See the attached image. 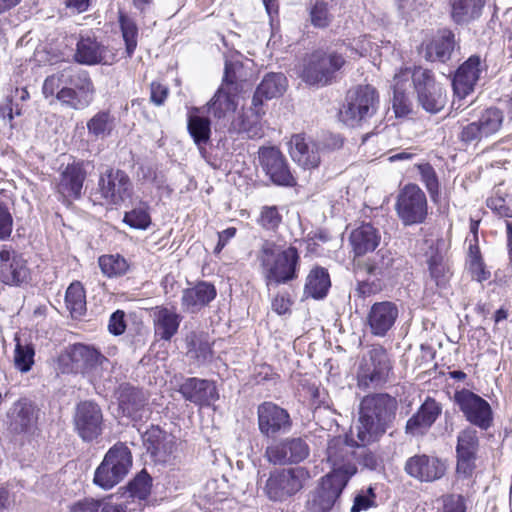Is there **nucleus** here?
I'll return each instance as SVG.
<instances>
[{
	"label": "nucleus",
	"instance_id": "nucleus-5",
	"mask_svg": "<svg viewBox=\"0 0 512 512\" xmlns=\"http://www.w3.org/2000/svg\"><path fill=\"white\" fill-rule=\"evenodd\" d=\"M309 478L304 467L275 468L265 480L263 493L270 501L284 502L301 491Z\"/></svg>",
	"mask_w": 512,
	"mask_h": 512
},
{
	"label": "nucleus",
	"instance_id": "nucleus-20",
	"mask_svg": "<svg viewBox=\"0 0 512 512\" xmlns=\"http://www.w3.org/2000/svg\"><path fill=\"white\" fill-rule=\"evenodd\" d=\"M103 416L100 407L90 401L77 406L75 427L84 441H91L102 433Z\"/></svg>",
	"mask_w": 512,
	"mask_h": 512
},
{
	"label": "nucleus",
	"instance_id": "nucleus-34",
	"mask_svg": "<svg viewBox=\"0 0 512 512\" xmlns=\"http://www.w3.org/2000/svg\"><path fill=\"white\" fill-rule=\"evenodd\" d=\"M11 428L16 432H26L36 423V409L28 399H20L8 413Z\"/></svg>",
	"mask_w": 512,
	"mask_h": 512
},
{
	"label": "nucleus",
	"instance_id": "nucleus-25",
	"mask_svg": "<svg viewBox=\"0 0 512 512\" xmlns=\"http://www.w3.org/2000/svg\"><path fill=\"white\" fill-rule=\"evenodd\" d=\"M86 171L83 163L68 164L61 172L56 188L63 199H78L81 196Z\"/></svg>",
	"mask_w": 512,
	"mask_h": 512
},
{
	"label": "nucleus",
	"instance_id": "nucleus-39",
	"mask_svg": "<svg viewBox=\"0 0 512 512\" xmlns=\"http://www.w3.org/2000/svg\"><path fill=\"white\" fill-rule=\"evenodd\" d=\"M484 3V0H449L451 17L458 24L468 23L480 16Z\"/></svg>",
	"mask_w": 512,
	"mask_h": 512
},
{
	"label": "nucleus",
	"instance_id": "nucleus-17",
	"mask_svg": "<svg viewBox=\"0 0 512 512\" xmlns=\"http://www.w3.org/2000/svg\"><path fill=\"white\" fill-rule=\"evenodd\" d=\"M259 161L262 169L273 183L281 186H292L295 179L281 151L275 147H264L259 150Z\"/></svg>",
	"mask_w": 512,
	"mask_h": 512
},
{
	"label": "nucleus",
	"instance_id": "nucleus-60",
	"mask_svg": "<svg viewBox=\"0 0 512 512\" xmlns=\"http://www.w3.org/2000/svg\"><path fill=\"white\" fill-rule=\"evenodd\" d=\"M169 94L167 86L159 83L152 82L150 86V100L156 106H161L165 103Z\"/></svg>",
	"mask_w": 512,
	"mask_h": 512
},
{
	"label": "nucleus",
	"instance_id": "nucleus-45",
	"mask_svg": "<svg viewBox=\"0 0 512 512\" xmlns=\"http://www.w3.org/2000/svg\"><path fill=\"white\" fill-rule=\"evenodd\" d=\"M100 269L107 277H120L129 270L128 261L119 254L103 255L98 260Z\"/></svg>",
	"mask_w": 512,
	"mask_h": 512
},
{
	"label": "nucleus",
	"instance_id": "nucleus-14",
	"mask_svg": "<svg viewBox=\"0 0 512 512\" xmlns=\"http://www.w3.org/2000/svg\"><path fill=\"white\" fill-rule=\"evenodd\" d=\"M454 401L466 420L482 430L489 429L493 424V412L490 404L470 390L462 389L455 392Z\"/></svg>",
	"mask_w": 512,
	"mask_h": 512
},
{
	"label": "nucleus",
	"instance_id": "nucleus-42",
	"mask_svg": "<svg viewBox=\"0 0 512 512\" xmlns=\"http://www.w3.org/2000/svg\"><path fill=\"white\" fill-rule=\"evenodd\" d=\"M89 135L95 139H104L111 135L115 127V118L109 111H99L87 121Z\"/></svg>",
	"mask_w": 512,
	"mask_h": 512
},
{
	"label": "nucleus",
	"instance_id": "nucleus-59",
	"mask_svg": "<svg viewBox=\"0 0 512 512\" xmlns=\"http://www.w3.org/2000/svg\"><path fill=\"white\" fill-rule=\"evenodd\" d=\"M120 407L122 408L123 412L127 414L128 417L132 418L135 421L142 420L144 414L147 413L141 402L134 401L131 404L129 402H126L123 396L120 399Z\"/></svg>",
	"mask_w": 512,
	"mask_h": 512
},
{
	"label": "nucleus",
	"instance_id": "nucleus-40",
	"mask_svg": "<svg viewBox=\"0 0 512 512\" xmlns=\"http://www.w3.org/2000/svg\"><path fill=\"white\" fill-rule=\"evenodd\" d=\"M195 109L188 115L187 128L194 143L201 148L206 145L211 136V122L208 117L197 114Z\"/></svg>",
	"mask_w": 512,
	"mask_h": 512
},
{
	"label": "nucleus",
	"instance_id": "nucleus-54",
	"mask_svg": "<svg viewBox=\"0 0 512 512\" xmlns=\"http://www.w3.org/2000/svg\"><path fill=\"white\" fill-rule=\"evenodd\" d=\"M376 495L372 487L365 491H360L354 498V503L350 512H361L374 506Z\"/></svg>",
	"mask_w": 512,
	"mask_h": 512
},
{
	"label": "nucleus",
	"instance_id": "nucleus-9",
	"mask_svg": "<svg viewBox=\"0 0 512 512\" xmlns=\"http://www.w3.org/2000/svg\"><path fill=\"white\" fill-rule=\"evenodd\" d=\"M410 82L417 95L419 105L429 113H437L446 104V93L442 85L436 82L433 73L423 67L409 68Z\"/></svg>",
	"mask_w": 512,
	"mask_h": 512
},
{
	"label": "nucleus",
	"instance_id": "nucleus-46",
	"mask_svg": "<svg viewBox=\"0 0 512 512\" xmlns=\"http://www.w3.org/2000/svg\"><path fill=\"white\" fill-rule=\"evenodd\" d=\"M502 122L503 114L497 108H488L477 121L485 137L496 133L500 129Z\"/></svg>",
	"mask_w": 512,
	"mask_h": 512
},
{
	"label": "nucleus",
	"instance_id": "nucleus-64",
	"mask_svg": "<svg viewBox=\"0 0 512 512\" xmlns=\"http://www.w3.org/2000/svg\"><path fill=\"white\" fill-rule=\"evenodd\" d=\"M465 500L461 495H449L444 499V512H465Z\"/></svg>",
	"mask_w": 512,
	"mask_h": 512
},
{
	"label": "nucleus",
	"instance_id": "nucleus-44",
	"mask_svg": "<svg viewBox=\"0 0 512 512\" xmlns=\"http://www.w3.org/2000/svg\"><path fill=\"white\" fill-rule=\"evenodd\" d=\"M394 262L393 254L389 249L381 248L365 263L364 268L369 275L385 276Z\"/></svg>",
	"mask_w": 512,
	"mask_h": 512
},
{
	"label": "nucleus",
	"instance_id": "nucleus-13",
	"mask_svg": "<svg viewBox=\"0 0 512 512\" xmlns=\"http://www.w3.org/2000/svg\"><path fill=\"white\" fill-rule=\"evenodd\" d=\"M132 184L129 177L121 170H108L101 175L95 193L101 205L117 206L131 195Z\"/></svg>",
	"mask_w": 512,
	"mask_h": 512
},
{
	"label": "nucleus",
	"instance_id": "nucleus-8",
	"mask_svg": "<svg viewBox=\"0 0 512 512\" xmlns=\"http://www.w3.org/2000/svg\"><path fill=\"white\" fill-rule=\"evenodd\" d=\"M344 46L340 45L337 50L323 52L316 51L304 60L301 70V78L310 85H326L334 73L345 63L342 56Z\"/></svg>",
	"mask_w": 512,
	"mask_h": 512
},
{
	"label": "nucleus",
	"instance_id": "nucleus-24",
	"mask_svg": "<svg viewBox=\"0 0 512 512\" xmlns=\"http://www.w3.org/2000/svg\"><path fill=\"white\" fill-rule=\"evenodd\" d=\"M74 57L78 63L85 65H110L115 60L114 53L89 36L79 39Z\"/></svg>",
	"mask_w": 512,
	"mask_h": 512
},
{
	"label": "nucleus",
	"instance_id": "nucleus-41",
	"mask_svg": "<svg viewBox=\"0 0 512 512\" xmlns=\"http://www.w3.org/2000/svg\"><path fill=\"white\" fill-rule=\"evenodd\" d=\"M331 285L328 272L321 267L310 271L305 284V292L315 299L323 298Z\"/></svg>",
	"mask_w": 512,
	"mask_h": 512
},
{
	"label": "nucleus",
	"instance_id": "nucleus-23",
	"mask_svg": "<svg viewBox=\"0 0 512 512\" xmlns=\"http://www.w3.org/2000/svg\"><path fill=\"white\" fill-rule=\"evenodd\" d=\"M289 152L292 159L304 169L318 167L321 160L319 145L303 134H295L291 137Z\"/></svg>",
	"mask_w": 512,
	"mask_h": 512
},
{
	"label": "nucleus",
	"instance_id": "nucleus-31",
	"mask_svg": "<svg viewBox=\"0 0 512 512\" xmlns=\"http://www.w3.org/2000/svg\"><path fill=\"white\" fill-rule=\"evenodd\" d=\"M409 68L400 69L393 78V109L397 117L408 115L412 110V103L407 96V91L412 88Z\"/></svg>",
	"mask_w": 512,
	"mask_h": 512
},
{
	"label": "nucleus",
	"instance_id": "nucleus-36",
	"mask_svg": "<svg viewBox=\"0 0 512 512\" xmlns=\"http://www.w3.org/2000/svg\"><path fill=\"white\" fill-rule=\"evenodd\" d=\"M215 296L216 290L214 286L201 282L183 292L182 305L186 310L195 312L210 303Z\"/></svg>",
	"mask_w": 512,
	"mask_h": 512
},
{
	"label": "nucleus",
	"instance_id": "nucleus-11",
	"mask_svg": "<svg viewBox=\"0 0 512 512\" xmlns=\"http://www.w3.org/2000/svg\"><path fill=\"white\" fill-rule=\"evenodd\" d=\"M391 369L387 351L380 345H373L362 358L358 372V385L380 386L388 380Z\"/></svg>",
	"mask_w": 512,
	"mask_h": 512
},
{
	"label": "nucleus",
	"instance_id": "nucleus-63",
	"mask_svg": "<svg viewBox=\"0 0 512 512\" xmlns=\"http://www.w3.org/2000/svg\"><path fill=\"white\" fill-rule=\"evenodd\" d=\"M395 3L403 15H412L425 6L424 0H395Z\"/></svg>",
	"mask_w": 512,
	"mask_h": 512
},
{
	"label": "nucleus",
	"instance_id": "nucleus-56",
	"mask_svg": "<svg viewBox=\"0 0 512 512\" xmlns=\"http://www.w3.org/2000/svg\"><path fill=\"white\" fill-rule=\"evenodd\" d=\"M260 224L267 229L276 228L281 222V216L276 206H265L260 215Z\"/></svg>",
	"mask_w": 512,
	"mask_h": 512
},
{
	"label": "nucleus",
	"instance_id": "nucleus-3",
	"mask_svg": "<svg viewBox=\"0 0 512 512\" xmlns=\"http://www.w3.org/2000/svg\"><path fill=\"white\" fill-rule=\"evenodd\" d=\"M45 98H55L73 110L87 108L94 99L95 88L86 71L71 67L48 76L42 87Z\"/></svg>",
	"mask_w": 512,
	"mask_h": 512
},
{
	"label": "nucleus",
	"instance_id": "nucleus-30",
	"mask_svg": "<svg viewBox=\"0 0 512 512\" xmlns=\"http://www.w3.org/2000/svg\"><path fill=\"white\" fill-rule=\"evenodd\" d=\"M441 413V406L431 398H427L417 413L406 423V433L412 436L424 434L436 421Z\"/></svg>",
	"mask_w": 512,
	"mask_h": 512
},
{
	"label": "nucleus",
	"instance_id": "nucleus-33",
	"mask_svg": "<svg viewBox=\"0 0 512 512\" xmlns=\"http://www.w3.org/2000/svg\"><path fill=\"white\" fill-rule=\"evenodd\" d=\"M426 256L431 278L437 286L445 285L449 279L450 270L445 261L444 242L438 240L435 244H432Z\"/></svg>",
	"mask_w": 512,
	"mask_h": 512
},
{
	"label": "nucleus",
	"instance_id": "nucleus-53",
	"mask_svg": "<svg viewBox=\"0 0 512 512\" xmlns=\"http://www.w3.org/2000/svg\"><path fill=\"white\" fill-rule=\"evenodd\" d=\"M487 206L501 217H512V196H494L488 199Z\"/></svg>",
	"mask_w": 512,
	"mask_h": 512
},
{
	"label": "nucleus",
	"instance_id": "nucleus-18",
	"mask_svg": "<svg viewBox=\"0 0 512 512\" xmlns=\"http://www.w3.org/2000/svg\"><path fill=\"white\" fill-rule=\"evenodd\" d=\"M399 316L398 306L391 301L374 303L366 316V326L376 337H385L394 327Z\"/></svg>",
	"mask_w": 512,
	"mask_h": 512
},
{
	"label": "nucleus",
	"instance_id": "nucleus-12",
	"mask_svg": "<svg viewBox=\"0 0 512 512\" xmlns=\"http://www.w3.org/2000/svg\"><path fill=\"white\" fill-rule=\"evenodd\" d=\"M243 96L239 85L229 78L228 66L221 86L208 102V111L220 121H228L239 107L243 108Z\"/></svg>",
	"mask_w": 512,
	"mask_h": 512
},
{
	"label": "nucleus",
	"instance_id": "nucleus-58",
	"mask_svg": "<svg viewBox=\"0 0 512 512\" xmlns=\"http://www.w3.org/2000/svg\"><path fill=\"white\" fill-rule=\"evenodd\" d=\"M476 453H457V473L468 477L475 469Z\"/></svg>",
	"mask_w": 512,
	"mask_h": 512
},
{
	"label": "nucleus",
	"instance_id": "nucleus-19",
	"mask_svg": "<svg viewBox=\"0 0 512 512\" xmlns=\"http://www.w3.org/2000/svg\"><path fill=\"white\" fill-rule=\"evenodd\" d=\"M405 471L409 476L421 482H433L444 476L446 464L436 456L414 455L406 461Z\"/></svg>",
	"mask_w": 512,
	"mask_h": 512
},
{
	"label": "nucleus",
	"instance_id": "nucleus-49",
	"mask_svg": "<svg viewBox=\"0 0 512 512\" xmlns=\"http://www.w3.org/2000/svg\"><path fill=\"white\" fill-rule=\"evenodd\" d=\"M468 267L474 280L483 282L490 278V271L486 269L476 246L470 247Z\"/></svg>",
	"mask_w": 512,
	"mask_h": 512
},
{
	"label": "nucleus",
	"instance_id": "nucleus-26",
	"mask_svg": "<svg viewBox=\"0 0 512 512\" xmlns=\"http://www.w3.org/2000/svg\"><path fill=\"white\" fill-rule=\"evenodd\" d=\"M179 392L186 400L199 406H209L219 397L213 382L198 378L186 379Z\"/></svg>",
	"mask_w": 512,
	"mask_h": 512
},
{
	"label": "nucleus",
	"instance_id": "nucleus-28",
	"mask_svg": "<svg viewBox=\"0 0 512 512\" xmlns=\"http://www.w3.org/2000/svg\"><path fill=\"white\" fill-rule=\"evenodd\" d=\"M68 357L74 364L72 370H81L83 373L96 370L98 367L103 368L109 363L108 359L95 347L81 343L74 344L70 348Z\"/></svg>",
	"mask_w": 512,
	"mask_h": 512
},
{
	"label": "nucleus",
	"instance_id": "nucleus-57",
	"mask_svg": "<svg viewBox=\"0 0 512 512\" xmlns=\"http://www.w3.org/2000/svg\"><path fill=\"white\" fill-rule=\"evenodd\" d=\"M345 48L342 51L343 53H346L348 50L350 51L349 57H356V56H364L371 52L372 50V42L367 38V36H363L357 40H354L351 47L346 46L345 44H342Z\"/></svg>",
	"mask_w": 512,
	"mask_h": 512
},
{
	"label": "nucleus",
	"instance_id": "nucleus-10",
	"mask_svg": "<svg viewBox=\"0 0 512 512\" xmlns=\"http://www.w3.org/2000/svg\"><path fill=\"white\" fill-rule=\"evenodd\" d=\"M395 210L405 226L423 223L428 214L425 193L416 184H406L397 195Z\"/></svg>",
	"mask_w": 512,
	"mask_h": 512
},
{
	"label": "nucleus",
	"instance_id": "nucleus-27",
	"mask_svg": "<svg viewBox=\"0 0 512 512\" xmlns=\"http://www.w3.org/2000/svg\"><path fill=\"white\" fill-rule=\"evenodd\" d=\"M29 270L26 260L13 251L0 250V280L6 284H20L28 279Z\"/></svg>",
	"mask_w": 512,
	"mask_h": 512
},
{
	"label": "nucleus",
	"instance_id": "nucleus-15",
	"mask_svg": "<svg viewBox=\"0 0 512 512\" xmlns=\"http://www.w3.org/2000/svg\"><path fill=\"white\" fill-rule=\"evenodd\" d=\"M309 455V447L301 438L273 441L266 447L265 458L274 465L299 463Z\"/></svg>",
	"mask_w": 512,
	"mask_h": 512
},
{
	"label": "nucleus",
	"instance_id": "nucleus-47",
	"mask_svg": "<svg viewBox=\"0 0 512 512\" xmlns=\"http://www.w3.org/2000/svg\"><path fill=\"white\" fill-rule=\"evenodd\" d=\"M417 169L432 201L436 202L439 196V182L434 168L428 163H423L417 165Z\"/></svg>",
	"mask_w": 512,
	"mask_h": 512
},
{
	"label": "nucleus",
	"instance_id": "nucleus-62",
	"mask_svg": "<svg viewBox=\"0 0 512 512\" xmlns=\"http://www.w3.org/2000/svg\"><path fill=\"white\" fill-rule=\"evenodd\" d=\"M291 299L288 293H278L272 300L271 307L279 315L290 311Z\"/></svg>",
	"mask_w": 512,
	"mask_h": 512
},
{
	"label": "nucleus",
	"instance_id": "nucleus-1",
	"mask_svg": "<svg viewBox=\"0 0 512 512\" xmlns=\"http://www.w3.org/2000/svg\"><path fill=\"white\" fill-rule=\"evenodd\" d=\"M327 460L332 471L322 478L320 486L308 501L310 512H329L349 479L357 472L354 453L341 437L329 441Z\"/></svg>",
	"mask_w": 512,
	"mask_h": 512
},
{
	"label": "nucleus",
	"instance_id": "nucleus-4",
	"mask_svg": "<svg viewBox=\"0 0 512 512\" xmlns=\"http://www.w3.org/2000/svg\"><path fill=\"white\" fill-rule=\"evenodd\" d=\"M257 260L267 285L286 284L298 277L300 255L291 245L267 240L262 244Z\"/></svg>",
	"mask_w": 512,
	"mask_h": 512
},
{
	"label": "nucleus",
	"instance_id": "nucleus-51",
	"mask_svg": "<svg viewBox=\"0 0 512 512\" xmlns=\"http://www.w3.org/2000/svg\"><path fill=\"white\" fill-rule=\"evenodd\" d=\"M151 477L145 472L141 471L130 483L129 491L133 497L138 499H146L151 491Z\"/></svg>",
	"mask_w": 512,
	"mask_h": 512
},
{
	"label": "nucleus",
	"instance_id": "nucleus-50",
	"mask_svg": "<svg viewBox=\"0 0 512 512\" xmlns=\"http://www.w3.org/2000/svg\"><path fill=\"white\" fill-rule=\"evenodd\" d=\"M478 436L473 428L462 430L457 437L456 453H476L478 451Z\"/></svg>",
	"mask_w": 512,
	"mask_h": 512
},
{
	"label": "nucleus",
	"instance_id": "nucleus-48",
	"mask_svg": "<svg viewBox=\"0 0 512 512\" xmlns=\"http://www.w3.org/2000/svg\"><path fill=\"white\" fill-rule=\"evenodd\" d=\"M119 21L126 45V53L131 57L137 47L138 28L133 20L122 14L120 15Z\"/></svg>",
	"mask_w": 512,
	"mask_h": 512
},
{
	"label": "nucleus",
	"instance_id": "nucleus-21",
	"mask_svg": "<svg viewBox=\"0 0 512 512\" xmlns=\"http://www.w3.org/2000/svg\"><path fill=\"white\" fill-rule=\"evenodd\" d=\"M258 426L263 435L274 437L289 431L290 416L286 410L276 404L265 402L258 407Z\"/></svg>",
	"mask_w": 512,
	"mask_h": 512
},
{
	"label": "nucleus",
	"instance_id": "nucleus-6",
	"mask_svg": "<svg viewBox=\"0 0 512 512\" xmlns=\"http://www.w3.org/2000/svg\"><path fill=\"white\" fill-rule=\"evenodd\" d=\"M132 467V454L124 443H116L105 454L94 474V483L103 489L119 484Z\"/></svg>",
	"mask_w": 512,
	"mask_h": 512
},
{
	"label": "nucleus",
	"instance_id": "nucleus-52",
	"mask_svg": "<svg viewBox=\"0 0 512 512\" xmlns=\"http://www.w3.org/2000/svg\"><path fill=\"white\" fill-rule=\"evenodd\" d=\"M124 222L135 229H146L151 222L147 208L138 207L124 215Z\"/></svg>",
	"mask_w": 512,
	"mask_h": 512
},
{
	"label": "nucleus",
	"instance_id": "nucleus-16",
	"mask_svg": "<svg viewBox=\"0 0 512 512\" xmlns=\"http://www.w3.org/2000/svg\"><path fill=\"white\" fill-rule=\"evenodd\" d=\"M487 65L479 56H470L456 71L452 86L459 100L465 99L486 73Z\"/></svg>",
	"mask_w": 512,
	"mask_h": 512
},
{
	"label": "nucleus",
	"instance_id": "nucleus-29",
	"mask_svg": "<svg viewBox=\"0 0 512 512\" xmlns=\"http://www.w3.org/2000/svg\"><path fill=\"white\" fill-rule=\"evenodd\" d=\"M349 242L354 257H361L373 252L381 243V233L373 225L366 223L351 231Z\"/></svg>",
	"mask_w": 512,
	"mask_h": 512
},
{
	"label": "nucleus",
	"instance_id": "nucleus-2",
	"mask_svg": "<svg viewBox=\"0 0 512 512\" xmlns=\"http://www.w3.org/2000/svg\"><path fill=\"white\" fill-rule=\"evenodd\" d=\"M397 409V401L388 394H374L364 397L359 407V419L351 429V441L347 443L352 449L354 445L365 446L378 440L387 430Z\"/></svg>",
	"mask_w": 512,
	"mask_h": 512
},
{
	"label": "nucleus",
	"instance_id": "nucleus-38",
	"mask_svg": "<svg viewBox=\"0 0 512 512\" xmlns=\"http://www.w3.org/2000/svg\"><path fill=\"white\" fill-rule=\"evenodd\" d=\"M13 365L21 373H28L34 363L35 348L31 341L18 333L14 336Z\"/></svg>",
	"mask_w": 512,
	"mask_h": 512
},
{
	"label": "nucleus",
	"instance_id": "nucleus-37",
	"mask_svg": "<svg viewBox=\"0 0 512 512\" xmlns=\"http://www.w3.org/2000/svg\"><path fill=\"white\" fill-rule=\"evenodd\" d=\"M454 44V34L451 31H440L426 46L425 58L429 61L445 62L450 58Z\"/></svg>",
	"mask_w": 512,
	"mask_h": 512
},
{
	"label": "nucleus",
	"instance_id": "nucleus-43",
	"mask_svg": "<svg viewBox=\"0 0 512 512\" xmlns=\"http://www.w3.org/2000/svg\"><path fill=\"white\" fill-rule=\"evenodd\" d=\"M65 303L72 317L82 316L86 311V295L83 285L78 282H72L66 290Z\"/></svg>",
	"mask_w": 512,
	"mask_h": 512
},
{
	"label": "nucleus",
	"instance_id": "nucleus-7",
	"mask_svg": "<svg viewBox=\"0 0 512 512\" xmlns=\"http://www.w3.org/2000/svg\"><path fill=\"white\" fill-rule=\"evenodd\" d=\"M378 103L379 97L374 87L359 85L348 91L340 110V119L344 124L355 127L374 115Z\"/></svg>",
	"mask_w": 512,
	"mask_h": 512
},
{
	"label": "nucleus",
	"instance_id": "nucleus-32",
	"mask_svg": "<svg viewBox=\"0 0 512 512\" xmlns=\"http://www.w3.org/2000/svg\"><path fill=\"white\" fill-rule=\"evenodd\" d=\"M260 118L261 111L259 106L242 110V112L231 121L230 129L248 138H260L263 135Z\"/></svg>",
	"mask_w": 512,
	"mask_h": 512
},
{
	"label": "nucleus",
	"instance_id": "nucleus-61",
	"mask_svg": "<svg viewBox=\"0 0 512 512\" xmlns=\"http://www.w3.org/2000/svg\"><path fill=\"white\" fill-rule=\"evenodd\" d=\"M13 220L7 208L0 204V240L7 239L12 232Z\"/></svg>",
	"mask_w": 512,
	"mask_h": 512
},
{
	"label": "nucleus",
	"instance_id": "nucleus-55",
	"mask_svg": "<svg viewBox=\"0 0 512 512\" xmlns=\"http://www.w3.org/2000/svg\"><path fill=\"white\" fill-rule=\"evenodd\" d=\"M311 22L316 27H326L330 22V14L327 4L324 2H316L310 12Z\"/></svg>",
	"mask_w": 512,
	"mask_h": 512
},
{
	"label": "nucleus",
	"instance_id": "nucleus-22",
	"mask_svg": "<svg viewBox=\"0 0 512 512\" xmlns=\"http://www.w3.org/2000/svg\"><path fill=\"white\" fill-rule=\"evenodd\" d=\"M150 316L156 339L170 341L177 334L182 316L175 308L156 306L152 308Z\"/></svg>",
	"mask_w": 512,
	"mask_h": 512
},
{
	"label": "nucleus",
	"instance_id": "nucleus-35",
	"mask_svg": "<svg viewBox=\"0 0 512 512\" xmlns=\"http://www.w3.org/2000/svg\"><path fill=\"white\" fill-rule=\"evenodd\" d=\"M287 87V79L282 73H269L261 83L252 99V106H261L263 99H272L281 96Z\"/></svg>",
	"mask_w": 512,
	"mask_h": 512
}]
</instances>
